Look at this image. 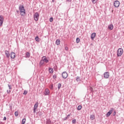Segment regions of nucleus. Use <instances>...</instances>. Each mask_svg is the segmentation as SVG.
<instances>
[{
    "label": "nucleus",
    "mask_w": 124,
    "mask_h": 124,
    "mask_svg": "<svg viewBox=\"0 0 124 124\" xmlns=\"http://www.w3.org/2000/svg\"><path fill=\"white\" fill-rule=\"evenodd\" d=\"M66 1H68L69 2H71V0H66Z\"/></svg>",
    "instance_id": "obj_43"
},
{
    "label": "nucleus",
    "mask_w": 124,
    "mask_h": 124,
    "mask_svg": "<svg viewBox=\"0 0 124 124\" xmlns=\"http://www.w3.org/2000/svg\"><path fill=\"white\" fill-rule=\"evenodd\" d=\"M72 124H76V119H73L72 121Z\"/></svg>",
    "instance_id": "obj_30"
},
{
    "label": "nucleus",
    "mask_w": 124,
    "mask_h": 124,
    "mask_svg": "<svg viewBox=\"0 0 124 124\" xmlns=\"http://www.w3.org/2000/svg\"><path fill=\"white\" fill-rule=\"evenodd\" d=\"M12 107L10 106V108H11Z\"/></svg>",
    "instance_id": "obj_45"
},
{
    "label": "nucleus",
    "mask_w": 124,
    "mask_h": 124,
    "mask_svg": "<svg viewBox=\"0 0 124 124\" xmlns=\"http://www.w3.org/2000/svg\"><path fill=\"white\" fill-rule=\"evenodd\" d=\"M44 94L45 95H49V94H50V91H49V89H46L45 90Z\"/></svg>",
    "instance_id": "obj_8"
},
{
    "label": "nucleus",
    "mask_w": 124,
    "mask_h": 124,
    "mask_svg": "<svg viewBox=\"0 0 124 124\" xmlns=\"http://www.w3.org/2000/svg\"><path fill=\"white\" fill-rule=\"evenodd\" d=\"M40 65H43V64H44V61L43 60V59L40 61Z\"/></svg>",
    "instance_id": "obj_20"
},
{
    "label": "nucleus",
    "mask_w": 124,
    "mask_h": 124,
    "mask_svg": "<svg viewBox=\"0 0 124 124\" xmlns=\"http://www.w3.org/2000/svg\"><path fill=\"white\" fill-rule=\"evenodd\" d=\"M61 87H62V84L58 83V90H60V89H61Z\"/></svg>",
    "instance_id": "obj_24"
},
{
    "label": "nucleus",
    "mask_w": 124,
    "mask_h": 124,
    "mask_svg": "<svg viewBox=\"0 0 124 124\" xmlns=\"http://www.w3.org/2000/svg\"><path fill=\"white\" fill-rule=\"evenodd\" d=\"M90 91H91V92H93V88L90 87Z\"/></svg>",
    "instance_id": "obj_40"
},
{
    "label": "nucleus",
    "mask_w": 124,
    "mask_h": 124,
    "mask_svg": "<svg viewBox=\"0 0 124 124\" xmlns=\"http://www.w3.org/2000/svg\"><path fill=\"white\" fill-rule=\"evenodd\" d=\"M96 1H97V0H92V2L93 3H96Z\"/></svg>",
    "instance_id": "obj_34"
},
{
    "label": "nucleus",
    "mask_w": 124,
    "mask_h": 124,
    "mask_svg": "<svg viewBox=\"0 0 124 124\" xmlns=\"http://www.w3.org/2000/svg\"><path fill=\"white\" fill-rule=\"evenodd\" d=\"M37 107H38V102H37L35 104L34 106V108L33 109H37Z\"/></svg>",
    "instance_id": "obj_15"
},
{
    "label": "nucleus",
    "mask_w": 124,
    "mask_h": 124,
    "mask_svg": "<svg viewBox=\"0 0 124 124\" xmlns=\"http://www.w3.org/2000/svg\"><path fill=\"white\" fill-rule=\"evenodd\" d=\"M8 86L9 87V90H12V87H11V85L8 84Z\"/></svg>",
    "instance_id": "obj_35"
},
{
    "label": "nucleus",
    "mask_w": 124,
    "mask_h": 124,
    "mask_svg": "<svg viewBox=\"0 0 124 124\" xmlns=\"http://www.w3.org/2000/svg\"><path fill=\"white\" fill-rule=\"evenodd\" d=\"M60 44H61V41H60L59 39H57L56 41V45H60Z\"/></svg>",
    "instance_id": "obj_18"
},
{
    "label": "nucleus",
    "mask_w": 124,
    "mask_h": 124,
    "mask_svg": "<svg viewBox=\"0 0 124 124\" xmlns=\"http://www.w3.org/2000/svg\"><path fill=\"white\" fill-rule=\"evenodd\" d=\"M5 55L7 57V58H9V57H10V53H9V51H7V50H5Z\"/></svg>",
    "instance_id": "obj_11"
},
{
    "label": "nucleus",
    "mask_w": 124,
    "mask_h": 124,
    "mask_svg": "<svg viewBox=\"0 0 124 124\" xmlns=\"http://www.w3.org/2000/svg\"><path fill=\"white\" fill-rule=\"evenodd\" d=\"M6 120V117L4 116L3 119V121H5Z\"/></svg>",
    "instance_id": "obj_38"
},
{
    "label": "nucleus",
    "mask_w": 124,
    "mask_h": 124,
    "mask_svg": "<svg viewBox=\"0 0 124 124\" xmlns=\"http://www.w3.org/2000/svg\"><path fill=\"white\" fill-rule=\"evenodd\" d=\"M76 42H77V43H79L80 42V38H79L78 37L77 38Z\"/></svg>",
    "instance_id": "obj_26"
},
{
    "label": "nucleus",
    "mask_w": 124,
    "mask_h": 124,
    "mask_svg": "<svg viewBox=\"0 0 124 124\" xmlns=\"http://www.w3.org/2000/svg\"><path fill=\"white\" fill-rule=\"evenodd\" d=\"M48 71H49V73H53L54 72V70L52 68H49L48 69Z\"/></svg>",
    "instance_id": "obj_19"
},
{
    "label": "nucleus",
    "mask_w": 124,
    "mask_h": 124,
    "mask_svg": "<svg viewBox=\"0 0 124 124\" xmlns=\"http://www.w3.org/2000/svg\"><path fill=\"white\" fill-rule=\"evenodd\" d=\"M114 6L115 7H119V6H120V1H119V0H116L114 2Z\"/></svg>",
    "instance_id": "obj_5"
},
{
    "label": "nucleus",
    "mask_w": 124,
    "mask_h": 124,
    "mask_svg": "<svg viewBox=\"0 0 124 124\" xmlns=\"http://www.w3.org/2000/svg\"><path fill=\"white\" fill-rule=\"evenodd\" d=\"M116 115V112L114 111V112L113 113V116H115Z\"/></svg>",
    "instance_id": "obj_42"
},
{
    "label": "nucleus",
    "mask_w": 124,
    "mask_h": 124,
    "mask_svg": "<svg viewBox=\"0 0 124 124\" xmlns=\"http://www.w3.org/2000/svg\"><path fill=\"white\" fill-rule=\"evenodd\" d=\"M19 9L20 10V15L21 16H24L26 14V10H25V7L23 5H20L19 6Z\"/></svg>",
    "instance_id": "obj_1"
},
{
    "label": "nucleus",
    "mask_w": 124,
    "mask_h": 124,
    "mask_svg": "<svg viewBox=\"0 0 124 124\" xmlns=\"http://www.w3.org/2000/svg\"><path fill=\"white\" fill-rule=\"evenodd\" d=\"M26 123V118L22 119V124H24Z\"/></svg>",
    "instance_id": "obj_27"
},
{
    "label": "nucleus",
    "mask_w": 124,
    "mask_h": 124,
    "mask_svg": "<svg viewBox=\"0 0 124 124\" xmlns=\"http://www.w3.org/2000/svg\"><path fill=\"white\" fill-rule=\"evenodd\" d=\"M11 92V91L10 90V91H9V92H8V93H10Z\"/></svg>",
    "instance_id": "obj_44"
},
{
    "label": "nucleus",
    "mask_w": 124,
    "mask_h": 124,
    "mask_svg": "<svg viewBox=\"0 0 124 124\" xmlns=\"http://www.w3.org/2000/svg\"><path fill=\"white\" fill-rule=\"evenodd\" d=\"M27 93H28V91H24L23 94H24L25 95H26V94H27Z\"/></svg>",
    "instance_id": "obj_33"
},
{
    "label": "nucleus",
    "mask_w": 124,
    "mask_h": 124,
    "mask_svg": "<svg viewBox=\"0 0 124 124\" xmlns=\"http://www.w3.org/2000/svg\"><path fill=\"white\" fill-rule=\"evenodd\" d=\"M35 40H36V41H37V42H39V38H38V36H37L35 38Z\"/></svg>",
    "instance_id": "obj_22"
},
{
    "label": "nucleus",
    "mask_w": 124,
    "mask_h": 124,
    "mask_svg": "<svg viewBox=\"0 0 124 124\" xmlns=\"http://www.w3.org/2000/svg\"><path fill=\"white\" fill-rule=\"evenodd\" d=\"M53 20H54V18L53 17H50L49 19L50 22H53Z\"/></svg>",
    "instance_id": "obj_32"
},
{
    "label": "nucleus",
    "mask_w": 124,
    "mask_h": 124,
    "mask_svg": "<svg viewBox=\"0 0 124 124\" xmlns=\"http://www.w3.org/2000/svg\"><path fill=\"white\" fill-rule=\"evenodd\" d=\"M82 109V106L79 105L78 107V110H80Z\"/></svg>",
    "instance_id": "obj_25"
},
{
    "label": "nucleus",
    "mask_w": 124,
    "mask_h": 124,
    "mask_svg": "<svg viewBox=\"0 0 124 124\" xmlns=\"http://www.w3.org/2000/svg\"><path fill=\"white\" fill-rule=\"evenodd\" d=\"M108 30H110L111 31H112V30L114 29V26H113V24H110L108 25Z\"/></svg>",
    "instance_id": "obj_12"
},
{
    "label": "nucleus",
    "mask_w": 124,
    "mask_h": 124,
    "mask_svg": "<svg viewBox=\"0 0 124 124\" xmlns=\"http://www.w3.org/2000/svg\"><path fill=\"white\" fill-rule=\"evenodd\" d=\"M113 108H111L110 110H109L108 113H107L106 116V117H109L110 116V115H111V114H112V112H113Z\"/></svg>",
    "instance_id": "obj_9"
},
{
    "label": "nucleus",
    "mask_w": 124,
    "mask_h": 124,
    "mask_svg": "<svg viewBox=\"0 0 124 124\" xmlns=\"http://www.w3.org/2000/svg\"><path fill=\"white\" fill-rule=\"evenodd\" d=\"M43 60H44V62H46V63L49 62V60L47 59V58H46V56L43 57Z\"/></svg>",
    "instance_id": "obj_10"
},
{
    "label": "nucleus",
    "mask_w": 124,
    "mask_h": 124,
    "mask_svg": "<svg viewBox=\"0 0 124 124\" xmlns=\"http://www.w3.org/2000/svg\"><path fill=\"white\" fill-rule=\"evenodd\" d=\"M52 1H54V0H53Z\"/></svg>",
    "instance_id": "obj_46"
},
{
    "label": "nucleus",
    "mask_w": 124,
    "mask_h": 124,
    "mask_svg": "<svg viewBox=\"0 0 124 124\" xmlns=\"http://www.w3.org/2000/svg\"><path fill=\"white\" fill-rule=\"evenodd\" d=\"M15 53L12 52L11 53V59H14L15 58Z\"/></svg>",
    "instance_id": "obj_13"
},
{
    "label": "nucleus",
    "mask_w": 124,
    "mask_h": 124,
    "mask_svg": "<svg viewBox=\"0 0 124 124\" xmlns=\"http://www.w3.org/2000/svg\"><path fill=\"white\" fill-rule=\"evenodd\" d=\"M36 110V109H34V108H33V113H35Z\"/></svg>",
    "instance_id": "obj_41"
},
{
    "label": "nucleus",
    "mask_w": 124,
    "mask_h": 124,
    "mask_svg": "<svg viewBox=\"0 0 124 124\" xmlns=\"http://www.w3.org/2000/svg\"><path fill=\"white\" fill-rule=\"evenodd\" d=\"M46 124H51V120L50 119H47L46 120Z\"/></svg>",
    "instance_id": "obj_23"
},
{
    "label": "nucleus",
    "mask_w": 124,
    "mask_h": 124,
    "mask_svg": "<svg viewBox=\"0 0 124 124\" xmlns=\"http://www.w3.org/2000/svg\"><path fill=\"white\" fill-rule=\"evenodd\" d=\"M90 119L91 120H92V121H93L94 119H95V116L93 114L90 116Z\"/></svg>",
    "instance_id": "obj_16"
},
{
    "label": "nucleus",
    "mask_w": 124,
    "mask_h": 124,
    "mask_svg": "<svg viewBox=\"0 0 124 124\" xmlns=\"http://www.w3.org/2000/svg\"><path fill=\"white\" fill-rule=\"evenodd\" d=\"M33 17L36 22L38 21V19H39V14H38L37 12L35 13L33 15Z\"/></svg>",
    "instance_id": "obj_3"
},
{
    "label": "nucleus",
    "mask_w": 124,
    "mask_h": 124,
    "mask_svg": "<svg viewBox=\"0 0 124 124\" xmlns=\"http://www.w3.org/2000/svg\"><path fill=\"white\" fill-rule=\"evenodd\" d=\"M65 50H66V51H68V47L67 46H65Z\"/></svg>",
    "instance_id": "obj_37"
},
{
    "label": "nucleus",
    "mask_w": 124,
    "mask_h": 124,
    "mask_svg": "<svg viewBox=\"0 0 124 124\" xmlns=\"http://www.w3.org/2000/svg\"><path fill=\"white\" fill-rule=\"evenodd\" d=\"M30 56V53L28 52L26 53V58H29Z\"/></svg>",
    "instance_id": "obj_28"
},
{
    "label": "nucleus",
    "mask_w": 124,
    "mask_h": 124,
    "mask_svg": "<svg viewBox=\"0 0 124 124\" xmlns=\"http://www.w3.org/2000/svg\"><path fill=\"white\" fill-rule=\"evenodd\" d=\"M67 76H68V75L66 72H63L62 73V77L63 78V79H66L67 78Z\"/></svg>",
    "instance_id": "obj_4"
},
{
    "label": "nucleus",
    "mask_w": 124,
    "mask_h": 124,
    "mask_svg": "<svg viewBox=\"0 0 124 124\" xmlns=\"http://www.w3.org/2000/svg\"><path fill=\"white\" fill-rule=\"evenodd\" d=\"M53 85L51 84V86H50V88L53 89Z\"/></svg>",
    "instance_id": "obj_39"
},
{
    "label": "nucleus",
    "mask_w": 124,
    "mask_h": 124,
    "mask_svg": "<svg viewBox=\"0 0 124 124\" xmlns=\"http://www.w3.org/2000/svg\"><path fill=\"white\" fill-rule=\"evenodd\" d=\"M96 34L95 33H93L91 35V39L92 40H93L94 39V37H95Z\"/></svg>",
    "instance_id": "obj_14"
},
{
    "label": "nucleus",
    "mask_w": 124,
    "mask_h": 124,
    "mask_svg": "<svg viewBox=\"0 0 124 124\" xmlns=\"http://www.w3.org/2000/svg\"><path fill=\"white\" fill-rule=\"evenodd\" d=\"M37 114L39 115V116H42V112L41 111H39Z\"/></svg>",
    "instance_id": "obj_31"
},
{
    "label": "nucleus",
    "mask_w": 124,
    "mask_h": 124,
    "mask_svg": "<svg viewBox=\"0 0 124 124\" xmlns=\"http://www.w3.org/2000/svg\"><path fill=\"white\" fill-rule=\"evenodd\" d=\"M56 78H57V76L56 75H54L53 76V78L56 79Z\"/></svg>",
    "instance_id": "obj_36"
},
{
    "label": "nucleus",
    "mask_w": 124,
    "mask_h": 124,
    "mask_svg": "<svg viewBox=\"0 0 124 124\" xmlns=\"http://www.w3.org/2000/svg\"><path fill=\"white\" fill-rule=\"evenodd\" d=\"M124 53V50L122 48H119L117 50V57H121L122 55H123Z\"/></svg>",
    "instance_id": "obj_2"
},
{
    "label": "nucleus",
    "mask_w": 124,
    "mask_h": 124,
    "mask_svg": "<svg viewBox=\"0 0 124 124\" xmlns=\"http://www.w3.org/2000/svg\"><path fill=\"white\" fill-rule=\"evenodd\" d=\"M76 81H77V82H80L81 81V79H80L79 77H77Z\"/></svg>",
    "instance_id": "obj_21"
},
{
    "label": "nucleus",
    "mask_w": 124,
    "mask_h": 124,
    "mask_svg": "<svg viewBox=\"0 0 124 124\" xmlns=\"http://www.w3.org/2000/svg\"><path fill=\"white\" fill-rule=\"evenodd\" d=\"M15 115L16 117H18V115H19V113L18 112V111H16L15 112Z\"/></svg>",
    "instance_id": "obj_29"
},
{
    "label": "nucleus",
    "mask_w": 124,
    "mask_h": 124,
    "mask_svg": "<svg viewBox=\"0 0 124 124\" xmlns=\"http://www.w3.org/2000/svg\"><path fill=\"white\" fill-rule=\"evenodd\" d=\"M2 24H3V16H0V27L2 26Z\"/></svg>",
    "instance_id": "obj_6"
},
{
    "label": "nucleus",
    "mask_w": 124,
    "mask_h": 124,
    "mask_svg": "<svg viewBox=\"0 0 124 124\" xmlns=\"http://www.w3.org/2000/svg\"><path fill=\"white\" fill-rule=\"evenodd\" d=\"M71 115V114H68L67 116V117L63 118V121H66V120H67V119H69V117H70Z\"/></svg>",
    "instance_id": "obj_17"
},
{
    "label": "nucleus",
    "mask_w": 124,
    "mask_h": 124,
    "mask_svg": "<svg viewBox=\"0 0 124 124\" xmlns=\"http://www.w3.org/2000/svg\"><path fill=\"white\" fill-rule=\"evenodd\" d=\"M104 77L105 79H108V78H109V73L108 72H105Z\"/></svg>",
    "instance_id": "obj_7"
}]
</instances>
